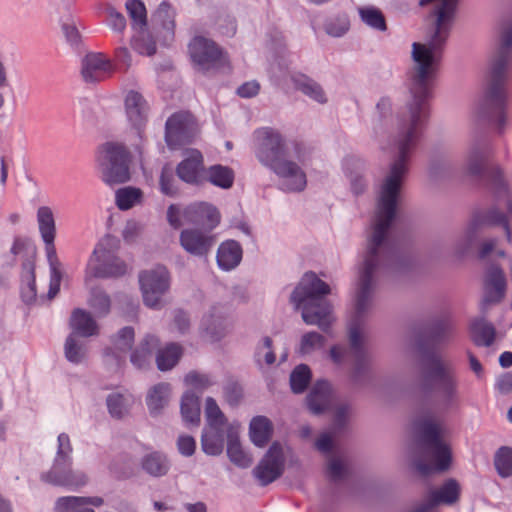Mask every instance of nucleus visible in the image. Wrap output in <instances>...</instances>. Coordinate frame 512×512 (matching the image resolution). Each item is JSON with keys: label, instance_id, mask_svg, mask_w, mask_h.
<instances>
[{"label": "nucleus", "instance_id": "f8f14e48", "mask_svg": "<svg viewBox=\"0 0 512 512\" xmlns=\"http://www.w3.org/2000/svg\"><path fill=\"white\" fill-rule=\"evenodd\" d=\"M143 301L150 308H160L161 298L170 287V275L165 266L158 265L139 274Z\"/></svg>", "mask_w": 512, "mask_h": 512}, {"label": "nucleus", "instance_id": "c03bdc74", "mask_svg": "<svg viewBox=\"0 0 512 512\" xmlns=\"http://www.w3.org/2000/svg\"><path fill=\"white\" fill-rule=\"evenodd\" d=\"M494 464L501 477L512 476V448L501 447L495 454Z\"/></svg>", "mask_w": 512, "mask_h": 512}, {"label": "nucleus", "instance_id": "09e8293b", "mask_svg": "<svg viewBox=\"0 0 512 512\" xmlns=\"http://www.w3.org/2000/svg\"><path fill=\"white\" fill-rule=\"evenodd\" d=\"M205 413L210 428H223L226 421L224 414L212 397L206 399Z\"/></svg>", "mask_w": 512, "mask_h": 512}, {"label": "nucleus", "instance_id": "49530a36", "mask_svg": "<svg viewBox=\"0 0 512 512\" xmlns=\"http://www.w3.org/2000/svg\"><path fill=\"white\" fill-rule=\"evenodd\" d=\"M107 407L112 417L120 419L128 413L129 399L121 394L109 395L107 398Z\"/></svg>", "mask_w": 512, "mask_h": 512}, {"label": "nucleus", "instance_id": "052dcab7", "mask_svg": "<svg viewBox=\"0 0 512 512\" xmlns=\"http://www.w3.org/2000/svg\"><path fill=\"white\" fill-rule=\"evenodd\" d=\"M58 446L56 456L57 458L72 459V444L69 436L66 433H61L58 436Z\"/></svg>", "mask_w": 512, "mask_h": 512}, {"label": "nucleus", "instance_id": "2eb2a0df", "mask_svg": "<svg viewBox=\"0 0 512 512\" xmlns=\"http://www.w3.org/2000/svg\"><path fill=\"white\" fill-rule=\"evenodd\" d=\"M195 133L194 119L188 113L173 114L166 121L165 140L171 149L190 143Z\"/></svg>", "mask_w": 512, "mask_h": 512}, {"label": "nucleus", "instance_id": "c756f323", "mask_svg": "<svg viewBox=\"0 0 512 512\" xmlns=\"http://www.w3.org/2000/svg\"><path fill=\"white\" fill-rule=\"evenodd\" d=\"M181 415L186 425L198 426L200 423L199 397L191 391L182 396Z\"/></svg>", "mask_w": 512, "mask_h": 512}, {"label": "nucleus", "instance_id": "473e14b6", "mask_svg": "<svg viewBox=\"0 0 512 512\" xmlns=\"http://www.w3.org/2000/svg\"><path fill=\"white\" fill-rule=\"evenodd\" d=\"M159 346V339L153 335H147L139 347L131 354V362L137 368H143L154 350Z\"/></svg>", "mask_w": 512, "mask_h": 512}, {"label": "nucleus", "instance_id": "aec40b11", "mask_svg": "<svg viewBox=\"0 0 512 512\" xmlns=\"http://www.w3.org/2000/svg\"><path fill=\"white\" fill-rule=\"evenodd\" d=\"M125 112L128 121L142 137V130L147 122L148 105L144 97L137 91L131 90L125 97Z\"/></svg>", "mask_w": 512, "mask_h": 512}, {"label": "nucleus", "instance_id": "774afa93", "mask_svg": "<svg viewBox=\"0 0 512 512\" xmlns=\"http://www.w3.org/2000/svg\"><path fill=\"white\" fill-rule=\"evenodd\" d=\"M496 387L503 394L512 392V372L501 375L497 380Z\"/></svg>", "mask_w": 512, "mask_h": 512}, {"label": "nucleus", "instance_id": "0e129e2a", "mask_svg": "<svg viewBox=\"0 0 512 512\" xmlns=\"http://www.w3.org/2000/svg\"><path fill=\"white\" fill-rule=\"evenodd\" d=\"M107 21L109 26L117 32H122L126 27L125 17L114 9L108 11Z\"/></svg>", "mask_w": 512, "mask_h": 512}, {"label": "nucleus", "instance_id": "1a4fd4ad", "mask_svg": "<svg viewBox=\"0 0 512 512\" xmlns=\"http://www.w3.org/2000/svg\"><path fill=\"white\" fill-rule=\"evenodd\" d=\"M102 180L112 186L130 180L129 152L118 143H106L100 149L97 157Z\"/></svg>", "mask_w": 512, "mask_h": 512}, {"label": "nucleus", "instance_id": "f3484780", "mask_svg": "<svg viewBox=\"0 0 512 512\" xmlns=\"http://www.w3.org/2000/svg\"><path fill=\"white\" fill-rule=\"evenodd\" d=\"M205 170L202 153L197 149H188L176 167V174L183 182L199 186L206 182Z\"/></svg>", "mask_w": 512, "mask_h": 512}, {"label": "nucleus", "instance_id": "9b49d317", "mask_svg": "<svg viewBox=\"0 0 512 512\" xmlns=\"http://www.w3.org/2000/svg\"><path fill=\"white\" fill-rule=\"evenodd\" d=\"M484 226H500L505 229L507 235L511 236V230L507 215L497 206H492L486 210L475 211L464 232L462 239L456 246V254L460 257L466 255L477 237V231Z\"/></svg>", "mask_w": 512, "mask_h": 512}, {"label": "nucleus", "instance_id": "e2e57ef3", "mask_svg": "<svg viewBox=\"0 0 512 512\" xmlns=\"http://www.w3.org/2000/svg\"><path fill=\"white\" fill-rule=\"evenodd\" d=\"M345 472V465L339 458L333 457L330 459L328 463V474L333 481H338L344 478Z\"/></svg>", "mask_w": 512, "mask_h": 512}, {"label": "nucleus", "instance_id": "e433bc0d", "mask_svg": "<svg viewBox=\"0 0 512 512\" xmlns=\"http://www.w3.org/2000/svg\"><path fill=\"white\" fill-rule=\"evenodd\" d=\"M115 200L120 210H128L142 202L143 192L140 188L132 186L120 188L116 191Z\"/></svg>", "mask_w": 512, "mask_h": 512}, {"label": "nucleus", "instance_id": "6e6552de", "mask_svg": "<svg viewBox=\"0 0 512 512\" xmlns=\"http://www.w3.org/2000/svg\"><path fill=\"white\" fill-rule=\"evenodd\" d=\"M119 241L113 236L103 237L95 246L86 269L85 281L92 278H120L129 271L128 264L117 253Z\"/></svg>", "mask_w": 512, "mask_h": 512}, {"label": "nucleus", "instance_id": "7ed1b4c3", "mask_svg": "<svg viewBox=\"0 0 512 512\" xmlns=\"http://www.w3.org/2000/svg\"><path fill=\"white\" fill-rule=\"evenodd\" d=\"M452 331L448 320L432 322L419 333L416 346L422 356V375L426 389L436 393L438 407L443 411L459 403L458 380L452 363L441 357L434 348Z\"/></svg>", "mask_w": 512, "mask_h": 512}, {"label": "nucleus", "instance_id": "6ab92c4d", "mask_svg": "<svg viewBox=\"0 0 512 512\" xmlns=\"http://www.w3.org/2000/svg\"><path fill=\"white\" fill-rule=\"evenodd\" d=\"M112 71L110 60L102 53H89L82 60L81 74L86 83L103 81Z\"/></svg>", "mask_w": 512, "mask_h": 512}, {"label": "nucleus", "instance_id": "338daca9", "mask_svg": "<svg viewBox=\"0 0 512 512\" xmlns=\"http://www.w3.org/2000/svg\"><path fill=\"white\" fill-rule=\"evenodd\" d=\"M260 85L256 81H250L242 84L237 89V94L243 98H250L258 94Z\"/></svg>", "mask_w": 512, "mask_h": 512}, {"label": "nucleus", "instance_id": "bf43d9fd", "mask_svg": "<svg viewBox=\"0 0 512 512\" xmlns=\"http://www.w3.org/2000/svg\"><path fill=\"white\" fill-rule=\"evenodd\" d=\"M224 397L230 405H237L242 398L241 386L236 382H228L224 387Z\"/></svg>", "mask_w": 512, "mask_h": 512}, {"label": "nucleus", "instance_id": "37998d69", "mask_svg": "<svg viewBox=\"0 0 512 512\" xmlns=\"http://www.w3.org/2000/svg\"><path fill=\"white\" fill-rule=\"evenodd\" d=\"M142 467L152 476H162L168 471L165 457L157 452L146 455L142 460Z\"/></svg>", "mask_w": 512, "mask_h": 512}, {"label": "nucleus", "instance_id": "69168bd1", "mask_svg": "<svg viewBox=\"0 0 512 512\" xmlns=\"http://www.w3.org/2000/svg\"><path fill=\"white\" fill-rule=\"evenodd\" d=\"M177 444L180 453L184 456H191L195 452L196 443L191 436H180Z\"/></svg>", "mask_w": 512, "mask_h": 512}, {"label": "nucleus", "instance_id": "dca6fc26", "mask_svg": "<svg viewBox=\"0 0 512 512\" xmlns=\"http://www.w3.org/2000/svg\"><path fill=\"white\" fill-rule=\"evenodd\" d=\"M284 462L282 447L279 443L274 442L254 468L253 474L262 486H266L282 475Z\"/></svg>", "mask_w": 512, "mask_h": 512}, {"label": "nucleus", "instance_id": "6e6d98bb", "mask_svg": "<svg viewBox=\"0 0 512 512\" xmlns=\"http://www.w3.org/2000/svg\"><path fill=\"white\" fill-rule=\"evenodd\" d=\"M185 382L196 389L204 390L213 384L210 377L206 374H201L195 371L189 372L185 376Z\"/></svg>", "mask_w": 512, "mask_h": 512}, {"label": "nucleus", "instance_id": "412c9836", "mask_svg": "<svg viewBox=\"0 0 512 512\" xmlns=\"http://www.w3.org/2000/svg\"><path fill=\"white\" fill-rule=\"evenodd\" d=\"M181 246L195 256H206L215 244L213 236L196 229H185L180 234Z\"/></svg>", "mask_w": 512, "mask_h": 512}, {"label": "nucleus", "instance_id": "39448f33", "mask_svg": "<svg viewBox=\"0 0 512 512\" xmlns=\"http://www.w3.org/2000/svg\"><path fill=\"white\" fill-rule=\"evenodd\" d=\"M330 293L329 285L313 272L306 273L291 294V302L302 308V318L306 324L317 325L328 332L333 322L332 307L323 299Z\"/></svg>", "mask_w": 512, "mask_h": 512}, {"label": "nucleus", "instance_id": "8fccbe9b", "mask_svg": "<svg viewBox=\"0 0 512 512\" xmlns=\"http://www.w3.org/2000/svg\"><path fill=\"white\" fill-rule=\"evenodd\" d=\"M132 48L141 55L151 56L156 52V43L149 35H139L133 38Z\"/></svg>", "mask_w": 512, "mask_h": 512}, {"label": "nucleus", "instance_id": "423d86ee", "mask_svg": "<svg viewBox=\"0 0 512 512\" xmlns=\"http://www.w3.org/2000/svg\"><path fill=\"white\" fill-rule=\"evenodd\" d=\"M417 442L431 463L419 459L415 461L417 471L422 475L432 472H444L450 468L452 454L449 444L444 440L443 424L431 416H422L415 421Z\"/></svg>", "mask_w": 512, "mask_h": 512}, {"label": "nucleus", "instance_id": "a211bd4d", "mask_svg": "<svg viewBox=\"0 0 512 512\" xmlns=\"http://www.w3.org/2000/svg\"><path fill=\"white\" fill-rule=\"evenodd\" d=\"M461 488L455 479H448L440 488L431 490L426 500L413 512H430L440 504L451 505L460 497Z\"/></svg>", "mask_w": 512, "mask_h": 512}, {"label": "nucleus", "instance_id": "393cba45", "mask_svg": "<svg viewBox=\"0 0 512 512\" xmlns=\"http://www.w3.org/2000/svg\"><path fill=\"white\" fill-rule=\"evenodd\" d=\"M242 249L234 240L222 243L217 251V263L224 270L235 268L241 261Z\"/></svg>", "mask_w": 512, "mask_h": 512}, {"label": "nucleus", "instance_id": "a878e982", "mask_svg": "<svg viewBox=\"0 0 512 512\" xmlns=\"http://www.w3.org/2000/svg\"><path fill=\"white\" fill-rule=\"evenodd\" d=\"M272 422L265 416L254 417L249 426L251 441L258 447H264L272 437Z\"/></svg>", "mask_w": 512, "mask_h": 512}, {"label": "nucleus", "instance_id": "13d9d810", "mask_svg": "<svg viewBox=\"0 0 512 512\" xmlns=\"http://www.w3.org/2000/svg\"><path fill=\"white\" fill-rule=\"evenodd\" d=\"M80 499L76 496L60 497L55 503V512H74L80 508Z\"/></svg>", "mask_w": 512, "mask_h": 512}, {"label": "nucleus", "instance_id": "72a5a7b5", "mask_svg": "<svg viewBox=\"0 0 512 512\" xmlns=\"http://www.w3.org/2000/svg\"><path fill=\"white\" fill-rule=\"evenodd\" d=\"M202 450L211 456H216L222 453L224 448V435L223 428H210L205 431L201 438Z\"/></svg>", "mask_w": 512, "mask_h": 512}, {"label": "nucleus", "instance_id": "5701e85b", "mask_svg": "<svg viewBox=\"0 0 512 512\" xmlns=\"http://www.w3.org/2000/svg\"><path fill=\"white\" fill-rule=\"evenodd\" d=\"M54 240L55 238L43 240L45 243V250L51 272L48 291V298L50 300L53 299L59 293L62 280V272L60 269V262L57 258Z\"/></svg>", "mask_w": 512, "mask_h": 512}, {"label": "nucleus", "instance_id": "7c9ffc66", "mask_svg": "<svg viewBox=\"0 0 512 512\" xmlns=\"http://www.w3.org/2000/svg\"><path fill=\"white\" fill-rule=\"evenodd\" d=\"M205 174L206 182L222 189H228L234 183V171L228 166L212 165L205 170Z\"/></svg>", "mask_w": 512, "mask_h": 512}, {"label": "nucleus", "instance_id": "a19ab883", "mask_svg": "<svg viewBox=\"0 0 512 512\" xmlns=\"http://www.w3.org/2000/svg\"><path fill=\"white\" fill-rule=\"evenodd\" d=\"M311 370L306 364H300L294 368L290 375V386L294 393H303L311 381Z\"/></svg>", "mask_w": 512, "mask_h": 512}, {"label": "nucleus", "instance_id": "c85d7f7f", "mask_svg": "<svg viewBox=\"0 0 512 512\" xmlns=\"http://www.w3.org/2000/svg\"><path fill=\"white\" fill-rule=\"evenodd\" d=\"M134 341V330L131 327L122 328L113 339V348L106 349V355L112 354L119 362L125 358Z\"/></svg>", "mask_w": 512, "mask_h": 512}, {"label": "nucleus", "instance_id": "de8ad7c7", "mask_svg": "<svg viewBox=\"0 0 512 512\" xmlns=\"http://www.w3.org/2000/svg\"><path fill=\"white\" fill-rule=\"evenodd\" d=\"M126 9L134 25L139 26L141 29L147 24V13L145 5L140 0H128Z\"/></svg>", "mask_w": 512, "mask_h": 512}, {"label": "nucleus", "instance_id": "680f3d73", "mask_svg": "<svg viewBox=\"0 0 512 512\" xmlns=\"http://www.w3.org/2000/svg\"><path fill=\"white\" fill-rule=\"evenodd\" d=\"M36 283H35V275L34 272L31 271L29 276L27 277V283L21 289V297L22 300L29 304L32 303L36 299Z\"/></svg>", "mask_w": 512, "mask_h": 512}, {"label": "nucleus", "instance_id": "864d4df0", "mask_svg": "<svg viewBox=\"0 0 512 512\" xmlns=\"http://www.w3.org/2000/svg\"><path fill=\"white\" fill-rule=\"evenodd\" d=\"M325 344V338L317 332H308L302 336L301 351L308 353L311 350L321 348Z\"/></svg>", "mask_w": 512, "mask_h": 512}, {"label": "nucleus", "instance_id": "603ef678", "mask_svg": "<svg viewBox=\"0 0 512 512\" xmlns=\"http://www.w3.org/2000/svg\"><path fill=\"white\" fill-rule=\"evenodd\" d=\"M324 29L333 37H340L349 29V22L345 17H336L326 21Z\"/></svg>", "mask_w": 512, "mask_h": 512}, {"label": "nucleus", "instance_id": "f257e3e1", "mask_svg": "<svg viewBox=\"0 0 512 512\" xmlns=\"http://www.w3.org/2000/svg\"><path fill=\"white\" fill-rule=\"evenodd\" d=\"M430 2H435L432 11L434 31L427 44L414 42L412 45L414 66L409 76L412 99L407 115L400 119L396 141L398 157L391 167H408L410 154L421 136L428 118V100L432 95L441 49L449 36L458 4V0H421L420 5Z\"/></svg>", "mask_w": 512, "mask_h": 512}, {"label": "nucleus", "instance_id": "ea45409f", "mask_svg": "<svg viewBox=\"0 0 512 512\" xmlns=\"http://www.w3.org/2000/svg\"><path fill=\"white\" fill-rule=\"evenodd\" d=\"M152 21L173 34L175 28V10L167 1H163L152 14Z\"/></svg>", "mask_w": 512, "mask_h": 512}, {"label": "nucleus", "instance_id": "b1692460", "mask_svg": "<svg viewBox=\"0 0 512 512\" xmlns=\"http://www.w3.org/2000/svg\"><path fill=\"white\" fill-rule=\"evenodd\" d=\"M69 324L74 335L90 337L98 333V326L92 315L80 308L73 310Z\"/></svg>", "mask_w": 512, "mask_h": 512}, {"label": "nucleus", "instance_id": "3c124183", "mask_svg": "<svg viewBox=\"0 0 512 512\" xmlns=\"http://www.w3.org/2000/svg\"><path fill=\"white\" fill-rule=\"evenodd\" d=\"M109 296L100 290H94L90 298V306L95 309L98 315H106L110 310Z\"/></svg>", "mask_w": 512, "mask_h": 512}, {"label": "nucleus", "instance_id": "ddd939ff", "mask_svg": "<svg viewBox=\"0 0 512 512\" xmlns=\"http://www.w3.org/2000/svg\"><path fill=\"white\" fill-rule=\"evenodd\" d=\"M507 279L503 269L497 264H490L483 277V295L479 304L485 314L490 307L499 305L506 297Z\"/></svg>", "mask_w": 512, "mask_h": 512}, {"label": "nucleus", "instance_id": "bb28decb", "mask_svg": "<svg viewBox=\"0 0 512 512\" xmlns=\"http://www.w3.org/2000/svg\"><path fill=\"white\" fill-rule=\"evenodd\" d=\"M187 213L195 223L214 228L220 221L219 212L215 207L206 203H199L189 207Z\"/></svg>", "mask_w": 512, "mask_h": 512}, {"label": "nucleus", "instance_id": "5fc2aeb1", "mask_svg": "<svg viewBox=\"0 0 512 512\" xmlns=\"http://www.w3.org/2000/svg\"><path fill=\"white\" fill-rule=\"evenodd\" d=\"M160 189L161 192L168 196H174L177 194V187L175 185L172 171L164 167L160 175Z\"/></svg>", "mask_w": 512, "mask_h": 512}, {"label": "nucleus", "instance_id": "4c0bfd02", "mask_svg": "<svg viewBox=\"0 0 512 512\" xmlns=\"http://www.w3.org/2000/svg\"><path fill=\"white\" fill-rule=\"evenodd\" d=\"M295 87L305 95L319 103H325L326 97L321 86L306 75H298L293 78Z\"/></svg>", "mask_w": 512, "mask_h": 512}, {"label": "nucleus", "instance_id": "c9c22d12", "mask_svg": "<svg viewBox=\"0 0 512 512\" xmlns=\"http://www.w3.org/2000/svg\"><path fill=\"white\" fill-rule=\"evenodd\" d=\"M182 355V348L176 343H171L163 349H159L156 356L157 367L161 371L172 369Z\"/></svg>", "mask_w": 512, "mask_h": 512}, {"label": "nucleus", "instance_id": "a18cd8bd", "mask_svg": "<svg viewBox=\"0 0 512 512\" xmlns=\"http://www.w3.org/2000/svg\"><path fill=\"white\" fill-rule=\"evenodd\" d=\"M86 355V348L83 343H81L74 333H71L65 342V357L68 361L78 364L80 363Z\"/></svg>", "mask_w": 512, "mask_h": 512}, {"label": "nucleus", "instance_id": "cd10ccee", "mask_svg": "<svg viewBox=\"0 0 512 512\" xmlns=\"http://www.w3.org/2000/svg\"><path fill=\"white\" fill-rule=\"evenodd\" d=\"M471 334L477 346L489 347L495 340L496 330L492 323L480 318L471 323Z\"/></svg>", "mask_w": 512, "mask_h": 512}, {"label": "nucleus", "instance_id": "79ce46f5", "mask_svg": "<svg viewBox=\"0 0 512 512\" xmlns=\"http://www.w3.org/2000/svg\"><path fill=\"white\" fill-rule=\"evenodd\" d=\"M361 20L369 27L385 31L387 29L386 20L383 13L375 7L368 6L358 9Z\"/></svg>", "mask_w": 512, "mask_h": 512}, {"label": "nucleus", "instance_id": "4d7b16f0", "mask_svg": "<svg viewBox=\"0 0 512 512\" xmlns=\"http://www.w3.org/2000/svg\"><path fill=\"white\" fill-rule=\"evenodd\" d=\"M497 240L496 239H485L483 240L478 248L477 256L481 260L487 259L493 252L499 257H504L505 252L503 250H497Z\"/></svg>", "mask_w": 512, "mask_h": 512}, {"label": "nucleus", "instance_id": "4be33fe9", "mask_svg": "<svg viewBox=\"0 0 512 512\" xmlns=\"http://www.w3.org/2000/svg\"><path fill=\"white\" fill-rule=\"evenodd\" d=\"M331 403V386L325 380L317 381L307 396V404L314 414L324 412Z\"/></svg>", "mask_w": 512, "mask_h": 512}, {"label": "nucleus", "instance_id": "58836bf2", "mask_svg": "<svg viewBox=\"0 0 512 512\" xmlns=\"http://www.w3.org/2000/svg\"><path fill=\"white\" fill-rule=\"evenodd\" d=\"M37 222L42 239H51L56 236V225L53 211L48 206H41L37 210Z\"/></svg>", "mask_w": 512, "mask_h": 512}, {"label": "nucleus", "instance_id": "20e7f679", "mask_svg": "<svg viewBox=\"0 0 512 512\" xmlns=\"http://www.w3.org/2000/svg\"><path fill=\"white\" fill-rule=\"evenodd\" d=\"M254 136L257 141L255 154L259 162L284 179L287 190L302 191L307 184L306 174L297 163L286 159L282 135L266 127L256 130Z\"/></svg>", "mask_w": 512, "mask_h": 512}, {"label": "nucleus", "instance_id": "f704fd0d", "mask_svg": "<svg viewBox=\"0 0 512 512\" xmlns=\"http://www.w3.org/2000/svg\"><path fill=\"white\" fill-rule=\"evenodd\" d=\"M227 455L232 463L241 468H247L253 462V458L243 450L238 437L233 433L228 435Z\"/></svg>", "mask_w": 512, "mask_h": 512}, {"label": "nucleus", "instance_id": "0eeeda50", "mask_svg": "<svg viewBox=\"0 0 512 512\" xmlns=\"http://www.w3.org/2000/svg\"><path fill=\"white\" fill-rule=\"evenodd\" d=\"M492 153V145L489 140H474L468 148L465 166L456 169L453 172V177L461 179L470 176L495 196L508 193L509 186L503 169L497 164L490 163Z\"/></svg>", "mask_w": 512, "mask_h": 512}, {"label": "nucleus", "instance_id": "2f4dec72", "mask_svg": "<svg viewBox=\"0 0 512 512\" xmlns=\"http://www.w3.org/2000/svg\"><path fill=\"white\" fill-rule=\"evenodd\" d=\"M170 385L159 383L148 393L146 403L151 415H158L168 402Z\"/></svg>", "mask_w": 512, "mask_h": 512}, {"label": "nucleus", "instance_id": "4468645a", "mask_svg": "<svg viewBox=\"0 0 512 512\" xmlns=\"http://www.w3.org/2000/svg\"><path fill=\"white\" fill-rule=\"evenodd\" d=\"M73 459L54 458L49 471L41 474V480L54 486L79 488L84 486L88 478L79 470L72 469Z\"/></svg>", "mask_w": 512, "mask_h": 512}, {"label": "nucleus", "instance_id": "9d476101", "mask_svg": "<svg viewBox=\"0 0 512 512\" xmlns=\"http://www.w3.org/2000/svg\"><path fill=\"white\" fill-rule=\"evenodd\" d=\"M188 51L195 69L201 73L230 68L227 53L212 39L195 36L188 45Z\"/></svg>", "mask_w": 512, "mask_h": 512}, {"label": "nucleus", "instance_id": "f03ea898", "mask_svg": "<svg viewBox=\"0 0 512 512\" xmlns=\"http://www.w3.org/2000/svg\"><path fill=\"white\" fill-rule=\"evenodd\" d=\"M512 67V18L498 27L495 48L490 57L482 95L475 102L472 117L475 122L488 124L498 135L510 125L507 111L508 82Z\"/></svg>", "mask_w": 512, "mask_h": 512}]
</instances>
